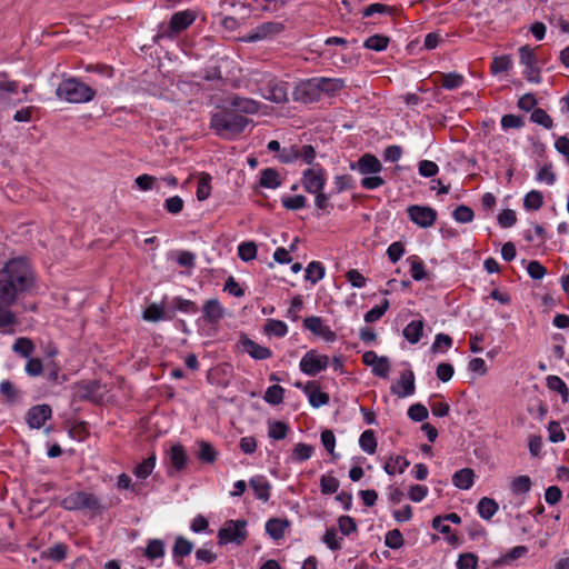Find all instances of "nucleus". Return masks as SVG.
<instances>
[{
	"instance_id": "45",
	"label": "nucleus",
	"mask_w": 569,
	"mask_h": 569,
	"mask_svg": "<svg viewBox=\"0 0 569 569\" xmlns=\"http://www.w3.org/2000/svg\"><path fill=\"white\" fill-rule=\"evenodd\" d=\"M192 549H193V545L191 541L187 540L183 537H178L176 539V542H174V546L172 549V553H173L174 558H177V557L182 558L184 556L190 555Z\"/></svg>"
},
{
	"instance_id": "33",
	"label": "nucleus",
	"mask_w": 569,
	"mask_h": 569,
	"mask_svg": "<svg viewBox=\"0 0 569 569\" xmlns=\"http://www.w3.org/2000/svg\"><path fill=\"white\" fill-rule=\"evenodd\" d=\"M144 556L149 560H154L158 558H162L164 556V543L160 539H152L148 542L147 548L144 549Z\"/></svg>"
},
{
	"instance_id": "40",
	"label": "nucleus",
	"mask_w": 569,
	"mask_h": 569,
	"mask_svg": "<svg viewBox=\"0 0 569 569\" xmlns=\"http://www.w3.org/2000/svg\"><path fill=\"white\" fill-rule=\"evenodd\" d=\"M217 451L213 446L207 441H201L199 443L198 458L207 463H212L217 459Z\"/></svg>"
},
{
	"instance_id": "9",
	"label": "nucleus",
	"mask_w": 569,
	"mask_h": 569,
	"mask_svg": "<svg viewBox=\"0 0 569 569\" xmlns=\"http://www.w3.org/2000/svg\"><path fill=\"white\" fill-rule=\"evenodd\" d=\"M410 220L421 228L433 226L437 219V211L431 207L413 204L407 209Z\"/></svg>"
},
{
	"instance_id": "36",
	"label": "nucleus",
	"mask_w": 569,
	"mask_h": 569,
	"mask_svg": "<svg viewBox=\"0 0 569 569\" xmlns=\"http://www.w3.org/2000/svg\"><path fill=\"white\" fill-rule=\"evenodd\" d=\"M211 176L209 173H201L199 181H198V188H197V199L199 201H203L209 198L211 193Z\"/></svg>"
},
{
	"instance_id": "62",
	"label": "nucleus",
	"mask_w": 569,
	"mask_h": 569,
	"mask_svg": "<svg viewBox=\"0 0 569 569\" xmlns=\"http://www.w3.org/2000/svg\"><path fill=\"white\" fill-rule=\"evenodd\" d=\"M0 393L9 401L14 402L18 399L19 392L13 383L4 380L0 383Z\"/></svg>"
},
{
	"instance_id": "47",
	"label": "nucleus",
	"mask_w": 569,
	"mask_h": 569,
	"mask_svg": "<svg viewBox=\"0 0 569 569\" xmlns=\"http://www.w3.org/2000/svg\"><path fill=\"white\" fill-rule=\"evenodd\" d=\"M542 204L543 198L540 191L532 190L528 192L523 199V206L529 210H539Z\"/></svg>"
},
{
	"instance_id": "48",
	"label": "nucleus",
	"mask_w": 569,
	"mask_h": 569,
	"mask_svg": "<svg viewBox=\"0 0 569 569\" xmlns=\"http://www.w3.org/2000/svg\"><path fill=\"white\" fill-rule=\"evenodd\" d=\"M511 66H512V61H511L510 56L505 54V56L495 57L491 62L490 69L493 74H497L500 72H507L511 68Z\"/></svg>"
},
{
	"instance_id": "43",
	"label": "nucleus",
	"mask_w": 569,
	"mask_h": 569,
	"mask_svg": "<svg viewBox=\"0 0 569 569\" xmlns=\"http://www.w3.org/2000/svg\"><path fill=\"white\" fill-rule=\"evenodd\" d=\"M288 431H289V427L286 422H282V421L269 422L268 436L274 440L284 439L288 435Z\"/></svg>"
},
{
	"instance_id": "7",
	"label": "nucleus",
	"mask_w": 569,
	"mask_h": 569,
	"mask_svg": "<svg viewBox=\"0 0 569 569\" xmlns=\"http://www.w3.org/2000/svg\"><path fill=\"white\" fill-rule=\"evenodd\" d=\"M519 58L520 62L526 66V79L530 82L539 83L541 81L540 69L538 67V59L533 49H531L529 46L520 47Z\"/></svg>"
},
{
	"instance_id": "49",
	"label": "nucleus",
	"mask_w": 569,
	"mask_h": 569,
	"mask_svg": "<svg viewBox=\"0 0 569 569\" xmlns=\"http://www.w3.org/2000/svg\"><path fill=\"white\" fill-rule=\"evenodd\" d=\"M156 463V456L152 455L149 458L144 459L141 463H139L133 473L141 479L147 478L153 470Z\"/></svg>"
},
{
	"instance_id": "28",
	"label": "nucleus",
	"mask_w": 569,
	"mask_h": 569,
	"mask_svg": "<svg viewBox=\"0 0 569 569\" xmlns=\"http://www.w3.org/2000/svg\"><path fill=\"white\" fill-rule=\"evenodd\" d=\"M422 331H423V322L420 320H413L405 327L402 333H403V337L410 343H417L422 336Z\"/></svg>"
},
{
	"instance_id": "32",
	"label": "nucleus",
	"mask_w": 569,
	"mask_h": 569,
	"mask_svg": "<svg viewBox=\"0 0 569 569\" xmlns=\"http://www.w3.org/2000/svg\"><path fill=\"white\" fill-rule=\"evenodd\" d=\"M12 350L23 358H29L34 351V343L30 338L20 337L14 341Z\"/></svg>"
},
{
	"instance_id": "8",
	"label": "nucleus",
	"mask_w": 569,
	"mask_h": 569,
	"mask_svg": "<svg viewBox=\"0 0 569 569\" xmlns=\"http://www.w3.org/2000/svg\"><path fill=\"white\" fill-rule=\"evenodd\" d=\"M329 365V358L326 355H319L316 350L308 351L300 361V370L308 376H316L326 370Z\"/></svg>"
},
{
	"instance_id": "50",
	"label": "nucleus",
	"mask_w": 569,
	"mask_h": 569,
	"mask_svg": "<svg viewBox=\"0 0 569 569\" xmlns=\"http://www.w3.org/2000/svg\"><path fill=\"white\" fill-rule=\"evenodd\" d=\"M283 393H284V390L281 386L273 385L267 389L263 399L268 403L279 405L283 401Z\"/></svg>"
},
{
	"instance_id": "2",
	"label": "nucleus",
	"mask_w": 569,
	"mask_h": 569,
	"mask_svg": "<svg viewBox=\"0 0 569 569\" xmlns=\"http://www.w3.org/2000/svg\"><path fill=\"white\" fill-rule=\"evenodd\" d=\"M250 120L229 106L218 108L212 113L210 128L221 137H234L243 132Z\"/></svg>"
},
{
	"instance_id": "4",
	"label": "nucleus",
	"mask_w": 569,
	"mask_h": 569,
	"mask_svg": "<svg viewBox=\"0 0 569 569\" xmlns=\"http://www.w3.org/2000/svg\"><path fill=\"white\" fill-rule=\"evenodd\" d=\"M196 19L192 11H179L176 12L168 24H160L158 33L154 37V41L158 42L162 38H173L183 30H186Z\"/></svg>"
},
{
	"instance_id": "19",
	"label": "nucleus",
	"mask_w": 569,
	"mask_h": 569,
	"mask_svg": "<svg viewBox=\"0 0 569 569\" xmlns=\"http://www.w3.org/2000/svg\"><path fill=\"white\" fill-rule=\"evenodd\" d=\"M262 97L276 103H282L288 101V88L284 83L269 82Z\"/></svg>"
},
{
	"instance_id": "60",
	"label": "nucleus",
	"mask_w": 569,
	"mask_h": 569,
	"mask_svg": "<svg viewBox=\"0 0 569 569\" xmlns=\"http://www.w3.org/2000/svg\"><path fill=\"white\" fill-rule=\"evenodd\" d=\"M531 488V480L528 476H519L511 482V489L515 493H526Z\"/></svg>"
},
{
	"instance_id": "15",
	"label": "nucleus",
	"mask_w": 569,
	"mask_h": 569,
	"mask_svg": "<svg viewBox=\"0 0 569 569\" xmlns=\"http://www.w3.org/2000/svg\"><path fill=\"white\" fill-rule=\"evenodd\" d=\"M52 410L49 405L33 406L27 412V422L30 428H41L51 418Z\"/></svg>"
},
{
	"instance_id": "10",
	"label": "nucleus",
	"mask_w": 569,
	"mask_h": 569,
	"mask_svg": "<svg viewBox=\"0 0 569 569\" xmlns=\"http://www.w3.org/2000/svg\"><path fill=\"white\" fill-rule=\"evenodd\" d=\"M301 183L309 193H315L325 189L326 173L322 168H309L303 171Z\"/></svg>"
},
{
	"instance_id": "35",
	"label": "nucleus",
	"mask_w": 569,
	"mask_h": 569,
	"mask_svg": "<svg viewBox=\"0 0 569 569\" xmlns=\"http://www.w3.org/2000/svg\"><path fill=\"white\" fill-rule=\"evenodd\" d=\"M99 389L100 382L98 380H91L80 383L78 386V393L82 399H93L98 395Z\"/></svg>"
},
{
	"instance_id": "12",
	"label": "nucleus",
	"mask_w": 569,
	"mask_h": 569,
	"mask_svg": "<svg viewBox=\"0 0 569 569\" xmlns=\"http://www.w3.org/2000/svg\"><path fill=\"white\" fill-rule=\"evenodd\" d=\"M284 30V26L281 22L270 21L258 26L251 33L244 37L242 40L246 42H254L263 40L281 33Z\"/></svg>"
},
{
	"instance_id": "58",
	"label": "nucleus",
	"mask_w": 569,
	"mask_h": 569,
	"mask_svg": "<svg viewBox=\"0 0 569 569\" xmlns=\"http://www.w3.org/2000/svg\"><path fill=\"white\" fill-rule=\"evenodd\" d=\"M441 78L442 87L449 90L460 87L463 82V77L456 72L441 74Z\"/></svg>"
},
{
	"instance_id": "53",
	"label": "nucleus",
	"mask_w": 569,
	"mask_h": 569,
	"mask_svg": "<svg viewBox=\"0 0 569 569\" xmlns=\"http://www.w3.org/2000/svg\"><path fill=\"white\" fill-rule=\"evenodd\" d=\"M239 258L243 261L253 260L257 256V246L253 241L242 242L238 247Z\"/></svg>"
},
{
	"instance_id": "21",
	"label": "nucleus",
	"mask_w": 569,
	"mask_h": 569,
	"mask_svg": "<svg viewBox=\"0 0 569 569\" xmlns=\"http://www.w3.org/2000/svg\"><path fill=\"white\" fill-rule=\"evenodd\" d=\"M357 168L362 174L378 173L382 170V164L376 156L366 153L358 160Z\"/></svg>"
},
{
	"instance_id": "38",
	"label": "nucleus",
	"mask_w": 569,
	"mask_h": 569,
	"mask_svg": "<svg viewBox=\"0 0 569 569\" xmlns=\"http://www.w3.org/2000/svg\"><path fill=\"white\" fill-rule=\"evenodd\" d=\"M288 332L287 325L281 320L269 319L264 325V333L273 335L276 337H283Z\"/></svg>"
},
{
	"instance_id": "18",
	"label": "nucleus",
	"mask_w": 569,
	"mask_h": 569,
	"mask_svg": "<svg viewBox=\"0 0 569 569\" xmlns=\"http://www.w3.org/2000/svg\"><path fill=\"white\" fill-rule=\"evenodd\" d=\"M203 319L208 323H217L224 317V309L218 299H209L202 307Z\"/></svg>"
},
{
	"instance_id": "16",
	"label": "nucleus",
	"mask_w": 569,
	"mask_h": 569,
	"mask_svg": "<svg viewBox=\"0 0 569 569\" xmlns=\"http://www.w3.org/2000/svg\"><path fill=\"white\" fill-rule=\"evenodd\" d=\"M303 326L313 335L323 338L326 341H333L336 339V333L328 326L322 323L320 317L311 316L306 318Z\"/></svg>"
},
{
	"instance_id": "37",
	"label": "nucleus",
	"mask_w": 569,
	"mask_h": 569,
	"mask_svg": "<svg viewBox=\"0 0 569 569\" xmlns=\"http://www.w3.org/2000/svg\"><path fill=\"white\" fill-rule=\"evenodd\" d=\"M389 42V37L383 34H373L365 41L363 46L370 50L382 51L388 47Z\"/></svg>"
},
{
	"instance_id": "55",
	"label": "nucleus",
	"mask_w": 569,
	"mask_h": 569,
	"mask_svg": "<svg viewBox=\"0 0 569 569\" xmlns=\"http://www.w3.org/2000/svg\"><path fill=\"white\" fill-rule=\"evenodd\" d=\"M389 308V301L385 299L380 306H376L365 315V321L366 322H375L379 320L388 310Z\"/></svg>"
},
{
	"instance_id": "34",
	"label": "nucleus",
	"mask_w": 569,
	"mask_h": 569,
	"mask_svg": "<svg viewBox=\"0 0 569 569\" xmlns=\"http://www.w3.org/2000/svg\"><path fill=\"white\" fill-rule=\"evenodd\" d=\"M10 307L11 306L0 303V330L2 331L18 323V318L10 310Z\"/></svg>"
},
{
	"instance_id": "42",
	"label": "nucleus",
	"mask_w": 569,
	"mask_h": 569,
	"mask_svg": "<svg viewBox=\"0 0 569 569\" xmlns=\"http://www.w3.org/2000/svg\"><path fill=\"white\" fill-rule=\"evenodd\" d=\"M143 319L147 321L156 322L161 319H172V317H167L161 306L152 303L143 311Z\"/></svg>"
},
{
	"instance_id": "23",
	"label": "nucleus",
	"mask_w": 569,
	"mask_h": 569,
	"mask_svg": "<svg viewBox=\"0 0 569 569\" xmlns=\"http://www.w3.org/2000/svg\"><path fill=\"white\" fill-rule=\"evenodd\" d=\"M475 480V471L470 468H463L456 471L452 476V483L463 490L472 487Z\"/></svg>"
},
{
	"instance_id": "29",
	"label": "nucleus",
	"mask_w": 569,
	"mask_h": 569,
	"mask_svg": "<svg viewBox=\"0 0 569 569\" xmlns=\"http://www.w3.org/2000/svg\"><path fill=\"white\" fill-rule=\"evenodd\" d=\"M528 548L526 546H517L512 548L509 552L500 557L493 562L495 567L511 565L515 560L527 555Z\"/></svg>"
},
{
	"instance_id": "31",
	"label": "nucleus",
	"mask_w": 569,
	"mask_h": 569,
	"mask_svg": "<svg viewBox=\"0 0 569 569\" xmlns=\"http://www.w3.org/2000/svg\"><path fill=\"white\" fill-rule=\"evenodd\" d=\"M187 453L181 445H174L170 449V462L176 470H182L187 463Z\"/></svg>"
},
{
	"instance_id": "63",
	"label": "nucleus",
	"mask_w": 569,
	"mask_h": 569,
	"mask_svg": "<svg viewBox=\"0 0 569 569\" xmlns=\"http://www.w3.org/2000/svg\"><path fill=\"white\" fill-rule=\"evenodd\" d=\"M408 416L411 420L421 422L428 418V410L421 403H415L408 409Z\"/></svg>"
},
{
	"instance_id": "54",
	"label": "nucleus",
	"mask_w": 569,
	"mask_h": 569,
	"mask_svg": "<svg viewBox=\"0 0 569 569\" xmlns=\"http://www.w3.org/2000/svg\"><path fill=\"white\" fill-rule=\"evenodd\" d=\"M452 216H453L455 220L460 223L470 222L473 220V217H475L473 210L470 207L465 206V204L458 206L453 210Z\"/></svg>"
},
{
	"instance_id": "27",
	"label": "nucleus",
	"mask_w": 569,
	"mask_h": 569,
	"mask_svg": "<svg viewBox=\"0 0 569 569\" xmlns=\"http://www.w3.org/2000/svg\"><path fill=\"white\" fill-rule=\"evenodd\" d=\"M547 387L550 390L557 391L561 396L562 403H567L569 399V389L563 380L558 376H548L546 379Z\"/></svg>"
},
{
	"instance_id": "44",
	"label": "nucleus",
	"mask_w": 569,
	"mask_h": 569,
	"mask_svg": "<svg viewBox=\"0 0 569 569\" xmlns=\"http://www.w3.org/2000/svg\"><path fill=\"white\" fill-rule=\"evenodd\" d=\"M325 276V268L320 262L312 261L306 269V279L311 283H316Z\"/></svg>"
},
{
	"instance_id": "46",
	"label": "nucleus",
	"mask_w": 569,
	"mask_h": 569,
	"mask_svg": "<svg viewBox=\"0 0 569 569\" xmlns=\"http://www.w3.org/2000/svg\"><path fill=\"white\" fill-rule=\"evenodd\" d=\"M67 556V546L64 543H57L48 548L41 553L42 558L51 559L53 561H61Z\"/></svg>"
},
{
	"instance_id": "20",
	"label": "nucleus",
	"mask_w": 569,
	"mask_h": 569,
	"mask_svg": "<svg viewBox=\"0 0 569 569\" xmlns=\"http://www.w3.org/2000/svg\"><path fill=\"white\" fill-rule=\"evenodd\" d=\"M228 106L244 117L246 114H254L259 111V103L249 98L233 97L229 100Z\"/></svg>"
},
{
	"instance_id": "14",
	"label": "nucleus",
	"mask_w": 569,
	"mask_h": 569,
	"mask_svg": "<svg viewBox=\"0 0 569 569\" xmlns=\"http://www.w3.org/2000/svg\"><path fill=\"white\" fill-rule=\"evenodd\" d=\"M415 389V375L411 370L402 371L399 380L390 387L391 392L399 398L413 395Z\"/></svg>"
},
{
	"instance_id": "56",
	"label": "nucleus",
	"mask_w": 569,
	"mask_h": 569,
	"mask_svg": "<svg viewBox=\"0 0 569 569\" xmlns=\"http://www.w3.org/2000/svg\"><path fill=\"white\" fill-rule=\"evenodd\" d=\"M403 537L399 529H392L387 532L385 543L391 549H399L403 546Z\"/></svg>"
},
{
	"instance_id": "3",
	"label": "nucleus",
	"mask_w": 569,
	"mask_h": 569,
	"mask_svg": "<svg viewBox=\"0 0 569 569\" xmlns=\"http://www.w3.org/2000/svg\"><path fill=\"white\" fill-rule=\"evenodd\" d=\"M56 96L69 103H86L94 98L96 91L78 78L70 77L59 83Z\"/></svg>"
},
{
	"instance_id": "52",
	"label": "nucleus",
	"mask_w": 569,
	"mask_h": 569,
	"mask_svg": "<svg viewBox=\"0 0 569 569\" xmlns=\"http://www.w3.org/2000/svg\"><path fill=\"white\" fill-rule=\"evenodd\" d=\"M320 488L323 495L336 493L339 489V480L333 476L323 475L320 479Z\"/></svg>"
},
{
	"instance_id": "11",
	"label": "nucleus",
	"mask_w": 569,
	"mask_h": 569,
	"mask_svg": "<svg viewBox=\"0 0 569 569\" xmlns=\"http://www.w3.org/2000/svg\"><path fill=\"white\" fill-rule=\"evenodd\" d=\"M317 78L302 81L293 90V99L303 103H311L320 99Z\"/></svg>"
},
{
	"instance_id": "30",
	"label": "nucleus",
	"mask_w": 569,
	"mask_h": 569,
	"mask_svg": "<svg viewBox=\"0 0 569 569\" xmlns=\"http://www.w3.org/2000/svg\"><path fill=\"white\" fill-rule=\"evenodd\" d=\"M477 509L481 518L489 520L497 512L498 503L491 498L483 497L479 500Z\"/></svg>"
},
{
	"instance_id": "5",
	"label": "nucleus",
	"mask_w": 569,
	"mask_h": 569,
	"mask_svg": "<svg viewBox=\"0 0 569 569\" xmlns=\"http://www.w3.org/2000/svg\"><path fill=\"white\" fill-rule=\"evenodd\" d=\"M246 520H228L218 531L219 545L234 542L240 546L248 537Z\"/></svg>"
},
{
	"instance_id": "64",
	"label": "nucleus",
	"mask_w": 569,
	"mask_h": 569,
	"mask_svg": "<svg viewBox=\"0 0 569 569\" xmlns=\"http://www.w3.org/2000/svg\"><path fill=\"white\" fill-rule=\"evenodd\" d=\"M282 206L288 210H299L306 207V197L302 194L282 199Z\"/></svg>"
},
{
	"instance_id": "57",
	"label": "nucleus",
	"mask_w": 569,
	"mask_h": 569,
	"mask_svg": "<svg viewBox=\"0 0 569 569\" xmlns=\"http://www.w3.org/2000/svg\"><path fill=\"white\" fill-rule=\"evenodd\" d=\"M395 12V8L393 7H390V6H387V4H383V3H372L368 7H366L362 11V16L365 18L367 17H371L376 13H380V14H383V13H388V14H392Z\"/></svg>"
},
{
	"instance_id": "6",
	"label": "nucleus",
	"mask_w": 569,
	"mask_h": 569,
	"mask_svg": "<svg viewBox=\"0 0 569 569\" xmlns=\"http://www.w3.org/2000/svg\"><path fill=\"white\" fill-rule=\"evenodd\" d=\"M61 507L66 510L88 509L93 512L102 509L99 499L94 495L83 491L73 492L62 499Z\"/></svg>"
},
{
	"instance_id": "22",
	"label": "nucleus",
	"mask_w": 569,
	"mask_h": 569,
	"mask_svg": "<svg viewBox=\"0 0 569 569\" xmlns=\"http://www.w3.org/2000/svg\"><path fill=\"white\" fill-rule=\"evenodd\" d=\"M289 526L290 521L288 519L271 518L266 523V531L272 539L280 540Z\"/></svg>"
},
{
	"instance_id": "51",
	"label": "nucleus",
	"mask_w": 569,
	"mask_h": 569,
	"mask_svg": "<svg viewBox=\"0 0 569 569\" xmlns=\"http://www.w3.org/2000/svg\"><path fill=\"white\" fill-rule=\"evenodd\" d=\"M530 120L537 124L545 127L546 129H551L553 126V121L550 118V116L543 109L540 108L533 109V111L531 112Z\"/></svg>"
},
{
	"instance_id": "17",
	"label": "nucleus",
	"mask_w": 569,
	"mask_h": 569,
	"mask_svg": "<svg viewBox=\"0 0 569 569\" xmlns=\"http://www.w3.org/2000/svg\"><path fill=\"white\" fill-rule=\"evenodd\" d=\"M303 391L308 396L309 402L313 408H319L329 403V395L320 390L317 381H308L303 387Z\"/></svg>"
},
{
	"instance_id": "24",
	"label": "nucleus",
	"mask_w": 569,
	"mask_h": 569,
	"mask_svg": "<svg viewBox=\"0 0 569 569\" xmlns=\"http://www.w3.org/2000/svg\"><path fill=\"white\" fill-rule=\"evenodd\" d=\"M249 485L258 499L264 502L269 500L271 486L262 476L252 478Z\"/></svg>"
},
{
	"instance_id": "25",
	"label": "nucleus",
	"mask_w": 569,
	"mask_h": 569,
	"mask_svg": "<svg viewBox=\"0 0 569 569\" xmlns=\"http://www.w3.org/2000/svg\"><path fill=\"white\" fill-rule=\"evenodd\" d=\"M317 83L319 84V92H323L328 96L335 94L345 87L342 79L317 78Z\"/></svg>"
},
{
	"instance_id": "41",
	"label": "nucleus",
	"mask_w": 569,
	"mask_h": 569,
	"mask_svg": "<svg viewBox=\"0 0 569 569\" xmlns=\"http://www.w3.org/2000/svg\"><path fill=\"white\" fill-rule=\"evenodd\" d=\"M408 466L409 461L405 457L397 456L396 458H390L383 469L388 475H395L397 469L402 473Z\"/></svg>"
},
{
	"instance_id": "26",
	"label": "nucleus",
	"mask_w": 569,
	"mask_h": 569,
	"mask_svg": "<svg viewBox=\"0 0 569 569\" xmlns=\"http://www.w3.org/2000/svg\"><path fill=\"white\" fill-rule=\"evenodd\" d=\"M260 186L269 189L280 187L281 179L279 172L273 168L263 169L260 173Z\"/></svg>"
},
{
	"instance_id": "61",
	"label": "nucleus",
	"mask_w": 569,
	"mask_h": 569,
	"mask_svg": "<svg viewBox=\"0 0 569 569\" xmlns=\"http://www.w3.org/2000/svg\"><path fill=\"white\" fill-rule=\"evenodd\" d=\"M549 440L551 442H562L566 440L565 432L558 421H550L548 425Z\"/></svg>"
},
{
	"instance_id": "59",
	"label": "nucleus",
	"mask_w": 569,
	"mask_h": 569,
	"mask_svg": "<svg viewBox=\"0 0 569 569\" xmlns=\"http://www.w3.org/2000/svg\"><path fill=\"white\" fill-rule=\"evenodd\" d=\"M478 557L472 552L462 553L457 561L458 569H477Z\"/></svg>"
},
{
	"instance_id": "1",
	"label": "nucleus",
	"mask_w": 569,
	"mask_h": 569,
	"mask_svg": "<svg viewBox=\"0 0 569 569\" xmlns=\"http://www.w3.org/2000/svg\"><path fill=\"white\" fill-rule=\"evenodd\" d=\"M33 286V276L27 261L17 258L0 269V303L12 306L20 295Z\"/></svg>"
},
{
	"instance_id": "39",
	"label": "nucleus",
	"mask_w": 569,
	"mask_h": 569,
	"mask_svg": "<svg viewBox=\"0 0 569 569\" xmlns=\"http://www.w3.org/2000/svg\"><path fill=\"white\" fill-rule=\"evenodd\" d=\"M359 445L363 451L369 455H373L377 449V440L372 430H366L362 432L359 439Z\"/></svg>"
},
{
	"instance_id": "13",
	"label": "nucleus",
	"mask_w": 569,
	"mask_h": 569,
	"mask_svg": "<svg viewBox=\"0 0 569 569\" xmlns=\"http://www.w3.org/2000/svg\"><path fill=\"white\" fill-rule=\"evenodd\" d=\"M239 345L243 352L248 353L256 360H266L272 356V352L269 348L258 345L244 333L240 336Z\"/></svg>"
}]
</instances>
